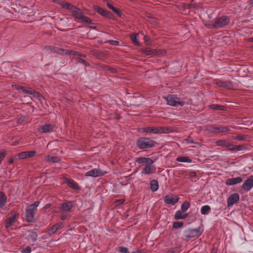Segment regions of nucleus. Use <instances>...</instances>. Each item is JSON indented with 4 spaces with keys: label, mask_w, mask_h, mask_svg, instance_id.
Listing matches in <instances>:
<instances>
[{
    "label": "nucleus",
    "mask_w": 253,
    "mask_h": 253,
    "mask_svg": "<svg viewBox=\"0 0 253 253\" xmlns=\"http://www.w3.org/2000/svg\"><path fill=\"white\" fill-rule=\"evenodd\" d=\"M230 19L227 16H222L210 21L206 26L209 28H222L227 25Z\"/></svg>",
    "instance_id": "f257e3e1"
},
{
    "label": "nucleus",
    "mask_w": 253,
    "mask_h": 253,
    "mask_svg": "<svg viewBox=\"0 0 253 253\" xmlns=\"http://www.w3.org/2000/svg\"><path fill=\"white\" fill-rule=\"evenodd\" d=\"M136 143L140 149L151 148L155 144L154 141L148 137H140L137 140Z\"/></svg>",
    "instance_id": "f03ea898"
},
{
    "label": "nucleus",
    "mask_w": 253,
    "mask_h": 253,
    "mask_svg": "<svg viewBox=\"0 0 253 253\" xmlns=\"http://www.w3.org/2000/svg\"><path fill=\"white\" fill-rule=\"evenodd\" d=\"M40 202L36 201L30 205L26 211V219L28 222H32L34 220V214L37 211V207Z\"/></svg>",
    "instance_id": "7ed1b4c3"
},
{
    "label": "nucleus",
    "mask_w": 253,
    "mask_h": 253,
    "mask_svg": "<svg viewBox=\"0 0 253 253\" xmlns=\"http://www.w3.org/2000/svg\"><path fill=\"white\" fill-rule=\"evenodd\" d=\"M71 12H72V15L76 20L88 24L91 23V20L84 16L82 10L77 7L75 6Z\"/></svg>",
    "instance_id": "20e7f679"
},
{
    "label": "nucleus",
    "mask_w": 253,
    "mask_h": 253,
    "mask_svg": "<svg viewBox=\"0 0 253 253\" xmlns=\"http://www.w3.org/2000/svg\"><path fill=\"white\" fill-rule=\"evenodd\" d=\"M168 105L171 106H183L184 105V102L180 98H178L176 95L169 94L164 97Z\"/></svg>",
    "instance_id": "39448f33"
},
{
    "label": "nucleus",
    "mask_w": 253,
    "mask_h": 253,
    "mask_svg": "<svg viewBox=\"0 0 253 253\" xmlns=\"http://www.w3.org/2000/svg\"><path fill=\"white\" fill-rule=\"evenodd\" d=\"M143 132H146L150 133H167L171 131V129L167 127H146L141 128Z\"/></svg>",
    "instance_id": "423d86ee"
},
{
    "label": "nucleus",
    "mask_w": 253,
    "mask_h": 253,
    "mask_svg": "<svg viewBox=\"0 0 253 253\" xmlns=\"http://www.w3.org/2000/svg\"><path fill=\"white\" fill-rule=\"evenodd\" d=\"M202 233L201 227L194 229H189L185 231L184 236L186 238L191 239L199 237Z\"/></svg>",
    "instance_id": "0eeeda50"
},
{
    "label": "nucleus",
    "mask_w": 253,
    "mask_h": 253,
    "mask_svg": "<svg viewBox=\"0 0 253 253\" xmlns=\"http://www.w3.org/2000/svg\"><path fill=\"white\" fill-rule=\"evenodd\" d=\"M47 48L50 50L52 51L54 53H56L61 55H70L73 54L75 56L79 55V53L77 51H74L70 50H64L62 48H59L58 47H52L49 46Z\"/></svg>",
    "instance_id": "6e6552de"
},
{
    "label": "nucleus",
    "mask_w": 253,
    "mask_h": 253,
    "mask_svg": "<svg viewBox=\"0 0 253 253\" xmlns=\"http://www.w3.org/2000/svg\"><path fill=\"white\" fill-rule=\"evenodd\" d=\"M209 130L213 133L226 132L229 131L230 129L227 126H217L212 125L209 126Z\"/></svg>",
    "instance_id": "1a4fd4ad"
},
{
    "label": "nucleus",
    "mask_w": 253,
    "mask_h": 253,
    "mask_svg": "<svg viewBox=\"0 0 253 253\" xmlns=\"http://www.w3.org/2000/svg\"><path fill=\"white\" fill-rule=\"evenodd\" d=\"M105 172L100 169H93L89 171H86L84 175L86 177H96L101 176L104 175Z\"/></svg>",
    "instance_id": "9d476101"
},
{
    "label": "nucleus",
    "mask_w": 253,
    "mask_h": 253,
    "mask_svg": "<svg viewBox=\"0 0 253 253\" xmlns=\"http://www.w3.org/2000/svg\"><path fill=\"white\" fill-rule=\"evenodd\" d=\"M253 188V175L247 178L242 185V188L246 192L250 191Z\"/></svg>",
    "instance_id": "9b49d317"
},
{
    "label": "nucleus",
    "mask_w": 253,
    "mask_h": 253,
    "mask_svg": "<svg viewBox=\"0 0 253 253\" xmlns=\"http://www.w3.org/2000/svg\"><path fill=\"white\" fill-rule=\"evenodd\" d=\"M136 162L139 164H141L146 167L147 166L153 165L155 161L148 157H139L136 159Z\"/></svg>",
    "instance_id": "f8f14e48"
},
{
    "label": "nucleus",
    "mask_w": 253,
    "mask_h": 253,
    "mask_svg": "<svg viewBox=\"0 0 253 253\" xmlns=\"http://www.w3.org/2000/svg\"><path fill=\"white\" fill-rule=\"evenodd\" d=\"M166 205H174L179 201V198L176 196L167 195L164 198Z\"/></svg>",
    "instance_id": "ddd939ff"
},
{
    "label": "nucleus",
    "mask_w": 253,
    "mask_h": 253,
    "mask_svg": "<svg viewBox=\"0 0 253 253\" xmlns=\"http://www.w3.org/2000/svg\"><path fill=\"white\" fill-rule=\"evenodd\" d=\"M239 200V196L237 193L231 194L227 199V206L230 207L237 202Z\"/></svg>",
    "instance_id": "4468645a"
},
{
    "label": "nucleus",
    "mask_w": 253,
    "mask_h": 253,
    "mask_svg": "<svg viewBox=\"0 0 253 253\" xmlns=\"http://www.w3.org/2000/svg\"><path fill=\"white\" fill-rule=\"evenodd\" d=\"M36 154V151H24L19 153L17 155V157L19 159H23L26 158H31L35 156Z\"/></svg>",
    "instance_id": "2eb2a0df"
},
{
    "label": "nucleus",
    "mask_w": 253,
    "mask_h": 253,
    "mask_svg": "<svg viewBox=\"0 0 253 253\" xmlns=\"http://www.w3.org/2000/svg\"><path fill=\"white\" fill-rule=\"evenodd\" d=\"M64 182L66 183L69 187L72 188L74 190H80V188L78 184L73 180L69 179L68 178L65 177L64 178Z\"/></svg>",
    "instance_id": "dca6fc26"
},
{
    "label": "nucleus",
    "mask_w": 253,
    "mask_h": 253,
    "mask_svg": "<svg viewBox=\"0 0 253 253\" xmlns=\"http://www.w3.org/2000/svg\"><path fill=\"white\" fill-rule=\"evenodd\" d=\"M243 179L241 177H237L235 178H230L226 180L225 184L227 185H234L240 183Z\"/></svg>",
    "instance_id": "f3484780"
},
{
    "label": "nucleus",
    "mask_w": 253,
    "mask_h": 253,
    "mask_svg": "<svg viewBox=\"0 0 253 253\" xmlns=\"http://www.w3.org/2000/svg\"><path fill=\"white\" fill-rule=\"evenodd\" d=\"M73 204L72 202H65L61 204L60 210L62 212L69 211L72 208Z\"/></svg>",
    "instance_id": "a211bd4d"
},
{
    "label": "nucleus",
    "mask_w": 253,
    "mask_h": 253,
    "mask_svg": "<svg viewBox=\"0 0 253 253\" xmlns=\"http://www.w3.org/2000/svg\"><path fill=\"white\" fill-rule=\"evenodd\" d=\"M93 9L94 10L96 11L99 14L106 17H109L111 15V13L104 10L102 8L99 7L97 5H94L93 6Z\"/></svg>",
    "instance_id": "6ab92c4d"
},
{
    "label": "nucleus",
    "mask_w": 253,
    "mask_h": 253,
    "mask_svg": "<svg viewBox=\"0 0 253 253\" xmlns=\"http://www.w3.org/2000/svg\"><path fill=\"white\" fill-rule=\"evenodd\" d=\"M156 168L153 166H147L144 167L141 170V172L143 174H149L150 173H153L155 172Z\"/></svg>",
    "instance_id": "aec40b11"
},
{
    "label": "nucleus",
    "mask_w": 253,
    "mask_h": 253,
    "mask_svg": "<svg viewBox=\"0 0 253 253\" xmlns=\"http://www.w3.org/2000/svg\"><path fill=\"white\" fill-rule=\"evenodd\" d=\"M39 131L42 133L50 132L53 131V126L51 124H45L40 127Z\"/></svg>",
    "instance_id": "412c9836"
},
{
    "label": "nucleus",
    "mask_w": 253,
    "mask_h": 253,
    "mask_svg": "<svg viewBox=\"0 0 253 253\" xmlns=\"http://www.w3.org/2000/svg\"><path fill=\"white\" fill-rule=\"evenodd\" d=\"M62 224L63 223L60 222L52 225L48 230V234L50 235L55 233L59 228H61Z\"/></svg>",
    "instance_id": "4be33fe9"
},
{
    "label": "nucleus",
    "mask_w": 253,
    "mask_h": 253,
    "mask_svg": "<svg viewBox=\"0 0 253 253\" xmlns=\"http://www.w3.org/2000/svg\"><path fill=\"white\" fill-rule=\"evenodd\" d=\"M16 215L14 214L8 218L5 221V226L6 228L10 227L15 221Z\"/></svg>",
    "instance_id": "5701e85b"
},
{
    "label": "nucleus",
    "mask_w": 253,
    "mask_h": 253,
    "mask_svg": "<svg viewBox=\"0 0 253 253\" xmlns=\"http://www.w3.org/2000/svg\"><path fill=\"white\" fill-rule=\"evenodd\" d=\"M59 4L64 8H66L70 10L71 12L72 11L73 8H74L75 6L72 5L71 4L66 2L65 1H62L59 2Z\"/></svg>",
    "instance_id": "b1692460"
},
{
    "label": "nucleus",
    "mask_w": 253,
    "mask_h": 253,
    "mask_svg": "<svg viewBox=\"0 0 253 253\" xmlns=\"http://www.w3.org/2000/svg\"><path fill=\"white\" fill-rule=\"evenodd\" d=\"M187 216V213H185L181 211H178L174 214V218L175 219H183L185 218Z\"/></svg>",
    "instance_id": "393cba45"
},
{
    "label": "nucleus",
    "mask_w": 253,
    "mask_h": 253,
    "mask_svg": "<svg viewBox=\"0 0 253 253\" xmlns=\"http://www.w3.org/2000/svg\"><path fill=\"white\" fill-rule=\"evenodd\" d=\"M176 161L182 163H191V159L188 156H181L176 158Z\"/></svg>",
    "instance_id": "a878e982"
},
{
    "label": "nucleus",
    "mask_w": 253,
    "mask_h": 253,
    "mask_svg": "<svg viewBox=\"0 0 253 253\" xmlns=\"http://www.w3.org/2000/svg\"><path fill=\"white\" fill-rule=\"evenodd\" d=\"M159 188L158 183L157 180H153L150 183V189L153 192L156 191Z\"/></svg>",
    "instance_id": "bb28decb"
},
{
    "label": "nucleus",
    "mask_w": 253,
    "mask_h": 253,
    "mask_svg": "<svg viewBox=\"0 0 253 253\" xmlns=\"http://www.w3.org/2000/svg\"><path fill=\"white\" fill-rule=\"evenodd\" d=\"M7 198L6 195L3 193H0V207L2 208L5 205Z\"/></svg>",
    "instance_id": "cd10ccee"
},
{
    "label": "nucleus",
    "mask_w": 253,
    "mask_h": 253,
    "mask_svg": "<svg viewBox=\"0 0 253 253\" xmlns=\"http://www.w3.org/2000/svg\"><path fill=\"white\" fill-rule=\"evenodd\" d=\"M21 90L23 92L25 93H28L31 95H34L36 93V91L34 90L31 89V88L26 87H22Z\"/></svg>",
    "instance_id": "c85d7f7f"
},
{
    "label": "nucleus",
    "mask_w": 253,
    "mask_h": 253,
    "mask_svg": "<svg viewBox=\"0 0 253 253\" xmlns=\"http://www.w3.org/2000/svg\"><path fill=\"white\" fill-rule=\"evenodd\" d=\"M211 211V207L209 205H205L201 209V213L202 214H208Z\"/></svg>",
    "instance_id": "c756f323"
},
{
    "label": "nucleus",
    "mask_w": 253,
    "mask_h": 253,
    "mask_svg": "<svg viewBox=\"0 0 253 253\" xmlns=\"http://www.w3.org/2000/svg\"><path fill=\"white\" fill-rule=\"evenodd\" d=\"M229 141L226 139L218 140L216 142V144L219 146L227 147Z\"/></svg>",
    "instance_id": "7c9ffc66"
},
{
    "label": "nucleus",
    "mask_w": 253,
    "mask_h": 253,
    "mask_svg": "<svg viewBox=\"0 0 253 253\" xmlns=\"http://www.w3.org/2000/svg\"><path fill=\"white\" fill-rule=\"evenodd\" d=\"M37 238V235L34 232H30L29 234L27 237V239L33 242H35L36 241Z\"/></svg>",
    "instance_id": "2f4dec72"
},
{
    "label": "nucleus",
    "mask_w": 253,
    "mask_h": 253,
    "mask_svg": "<svg viewBox=\"0 0 253 253\" xmlns=\"http://www.w3.org/2000/svg\"><path fill=\"white\" fill-rule=\"evenodd\" d=\"M137 34H133L130 35V39L131 42L136 45L139 44V42L137 41Z\"/></svg>",
    "instance_id": "473e14b6"
},
{
    "label": "nucleus",
    "mask_w": 253,
    "mask_h": 253,
    "mask_svg": "<svg viewBox=\"0 0 253 253\" xmlns=\"http://www.w3.org/2000/svg\"><path fill=\"white\" fill-rule=\"evenodd\" d=\"M107 5L109 8H110L115 13H116L118 15L121 14V11L119 10H118V9H117L116 8H115L114 6H113V5L112 4H111L110 3H107Z\"/></svg>",
    "instance_id": "72a5a7b5"
},
{
    "label": "nucleus",
    "mask_w": 253,
    "mask_h": 253,
    "mask_svg": "<svg viewBox=\"0 0 253 253\" xmlns=\"http://www.w3.org/2000/svg\"><path fill=\"white\" fill-rule=\"evenodd\" d=\"M190 207V203L187 201H185L181 205V210L182 211L184 212L186 211Z\"/></svg>",
    "instance_id": "f704fd0d"
},
{
    "label": "nucleus",
    "mask_w": 253,
    "mask_h": 253,
    "mask_svg": "<svg viewBox=\"0 0 253 253\" xmlns=\"http://www.w3.org/2000/svg\"><path fill=\"white\" fill-rule=\"evenodd\" d=\"M46 160L48 162H57L59 161V159L57 157L48 156L46 157Z\"/></svg>",
    "instance_id": "c9c22d12"
},
{
    "label": "nucleus",
    "mask_w": 253,
    "mask_h": 253,
    "mask_svg": "<svg viewBox=\"0 0 253 253\" xmlns=\"http://www.w3.org/2000/svg\"><path fill=\"white\" fill-rule=\"evenodd\" d=\"M119 253H129L127 249L124 247H119L118 248Z\"/></svg>",
    "instance_id": "e433bc0d"
},
{
    "label": "nucleus",
    "mask_w": 253,
    "mask_h": 253,
    "mask_svg": "<svg viewBox=\"0 0 253 253\" xmlns=\"http://www.w3.org/2000/svg\"><path fill=\"white\" fill-rule=\"evenodd\" d=\"M144 53L148 55H152L156 54V51L154 50L147 49L144 50Z\"/></svg>",
    "instance_id": "4c0bfd02"
},
{
    "label": "nucleus",
    "mask_w": 253,
    "mask_h": 253,
    "mask_svg": "<svg viewBox=\"0 0 253 253\" xmlns=\"http://www.w3.org/2000/svg\"><path fill=\"white\" fill-rule=\"evenodd\" d=\"M216 85L219 87H226L227 85V83L226 82L223 81H219L216 82Z\"/></svg>",
    "instance_id": "58836bf2"
},
{
    "label": "nucleus",
    "mask_w": 253,
    "mask_h": 253,
    "mask_svg": "<svg viewBox=\"0 0 253 253\" xmlns=\"http://www.w3.org/2000/svg\"><path fill=\"white\" fill-rule=\"evenodd\" d=\"M183 224L181 222H175L173 224V227L175 228H179L183 226Z\"/></svg>",
    "instance_id": "ea45409f"
},
{
    "label": "nucleus",
    "mask_w": 253,
    "mask_h": 253,
    "mask_svg": "<svg viewBox=\"0 0 253 253\" xmlns=\"http://www.w3.org/2000/svg\"><path fill=\"white\" fill-rule=\"evenodd\" d=\"M211 108L217 110H222L223 109L224 107L218 105H212Z\"/></svg>",
    "instance_id": "a19ab883"
},
{
    "label": "nucleus",
    "mask_w": 253,
    "mask_h": 253,
    "mask_svg": "<svg viewBox=\"0 0 253 253\" xmlns=\"http://www.w3.org/2000/svg\"><path fill=\"white\" fill-rule=\"evenodd\" d=\"M166 253H179L177 248H171Z\"/></svg>",
    "instance_id": "79ce46f5"
},
{
    "label": "nucleus",
    "mask_w": 253,
    "mask_h": 253,
    "mask_svg": "<svg viewBox=\"0 0 253 253\" xmlns=\"http://www.w3.org/2000/svg\"><path fill=\"white\" fill-rule=\"evenodd\" d=\"M245 149V147L243 145H235V151H240Z\"/></svg>",
    "instance_id": "37998d69"
},
{
    "label": "nucleus",
    "mask_w": 253,
    "mask_h": 253,
    "mask_svg": "<svg viewBox=\"0 0 253 253\" xmlns=\"http://www.w3.org/2000/svg\"><path fill=\"white\" fill-rule=\"evenodd\" d=\"M6 155V151H2L0 152V164H1V162L2 160L4 159Z\"/></svg>",
    "instance_id": "c03bdc74"
},
{
    "label": "nucleus",
    "mask_w": 253,
    "mask_h": 253,
    "mask_svg": "<svg viewBox=\"0 0 253 253\" xmlns=\"http://www.w3.org/2000/svg\"><path fill=\"white\" fill-rule=\"evenodd\" d=\"M227 147L228 148V150L230 151H235V145L232 144L230 142L228 143V146Z\"/></svg>",
    "instance_id": "a18cd8bd"
},
{
    "label": "nucleus",
    "mask_w": 253,
    "mask_h": 253,
    "mask_svg": "<svg viewBox=\"0 0 253 253\" xmlns=\"http://www.w3.org/2000/svg\"><path fill=\"white\" fill-rule=\"evenodd\" d=\"M31 252V248L29 246L27 247L22 251V253H30Z\"/></svg>",
    "instance_id": "49530a36"
},
{
    "label": "nucleus",
    "mask_w": 253,
    "mask_h": 253,
    "mask_svg": "<svg viewBox=\"0 0 253 253\" xmlns=\"http://www.w3.org/2000/svg\"><path fill=\"white\" fill-rule=\"evenodd\" d=\"M108 42H109L110 44L113 45H119V42L118 41L115 40H110L108 41Z\"/></svg>",
    "instance_id": "de8ad7c7"
},
{
    "label": "nucleus",
    "mask_w": 253,
    "mask_h": 253,
    "mask_svg": "<svg viewBox=\"0 0 253 253\" xmlns=\"http://www.w3.org/2000/svg\"><path fill=\"white\" fill-rule=\"evenodd\" d=\"M12 87L16 90H21L22 86H20L17 84H13Z\"/></svg>",
    "instance_id": "09e8293b"
},
{
    "label": "nucleus",
    "mask_w": 253,
    "mask_h": 253,
    "mask_svg": "<svg viewBox=\"0 0 253 253\" xmlns=\"http://www.w3.org/2000/svg\"><path fill=\"white\" fill-rule=\"evenodd\" d=\"M196 172L195 171H191L189 173V177H194L196 176Z\"/></svg>",
    "instance_id": "8fccbe9b"
},
{
    "label": "nucleus",
    "mask_w": 253,
    "mask_h": 253,
    "mask_svg": "<svg viewBox=\"0 0 253 253\" xmlns=\"http://www.w3.org/2000/svg\"><path fill=\"white\" fill-rule=\"evenodd\" d=\"M79 61H80L81 63H82V64H84V65H86V66H87V64H87V63L86 62V61L85 60H84V59H81L79 60Z\"/></svg>",
    "instance_id": "3c124183"
},
{
    "label": "nucleus",
    "mask_w": 253,
    "mask_h": 253,
    "mask_svg": "<svg viewBox=\"0 0 253 253\" xmlns=\"http://www.w3.org/2000/svg\"><path fill=\"white\" fill-rule=\"evenodd\" d=\"M67 215H68L67 214H63V215H62L61 216V217H60L61 219L63 220H65L67 218Z\"/></svg>",
    "instance_id": "603ef678"
},
{
    "label": "nucleus",
    "mask_w": 253,
    "mask_h": 253,
    "mask_svg": "<svg viewBox=\"0 0 253 253\" xmlns=\"http://www.w3.org/2000/svg\"><path fill=\"white\" fill-rule=\"evenodd\" d=\"M244 138V136H243L242 135H238L236 137V139H239V140H243Z\"/></svg>",
    "instance_id": "864d4df0"
},
{
    "label": "nucleus",
    "mask_w": 253,
    "mask_h": 253,
    "mask_svg": "<svg viewBox=\"0 0 253 253\" xmlns=\"http://www.w3.org/2000/svg\"><path fill=\"white\" fill-rule=\"evenodd\" d=\"M13 162H14V160L12 157H11L9 159L8 163L9 164H12L13 163Z\"/></svg>",
    "instance_id": "5fc2aeb1"
},
{
    "label": "nucleus",
    "mask_w": 253,
    "mask_h": 253,
    "mask_svg": "<svg viewBox=\"0 0 253 253\" xmlns=\"http://www.w3.org/2000/svg\"><path fill=\"white\" fill-rule=\"evenodd\" d=\"M118 202L119 203V204H122L125 202V200L124 199H120L118 201Z\"/></svg>",
    "instance_id": "6e6d98bb"
},
{
    "label": "nucleus",
    "mask_w": 253,
    "mask_h": 253,
    "mask_svg": "<svg viewBox=\"0 0 253 253\" xmlns=\"http://www.w3.org/2000/svg\"><path fill=\"white\" fill-rule=\"evenodd\" d=\"M137 251L138 252V253H145V252L142 250H137Z\"/></svg>",
    "instance_id": "4d7b16f0"
},
{
    "label": "nucleus",
    "mask_w": 253,
    "mask_h": 253,
    "mask_svg": "<svg viewBox=\"0 0 253 253\" xmlns=\"http://www.w3.org/2000/svg\"><path fill=\"white\" fill-rule=\"evenodd\" d=\"M249 42H253V38H251L249 39Z\"/></svg>",
    "instance_id": "13d9d810"
},
{
    "label": "nucleus",
    "mask_w": 253,
    "mask_h": 253,
    "mask_svg": "<svg viewBox=\"0 0 253 253\" xmlns=\"http://www.w3.org/2000/svg\"><path fill=\"white\" fill-rule=\"evenodd\" d=\"M131 253H138V252H137V250H136V251H133V252H131Z\"/></svg>",
    "instance_id": "bf43d9fd"
},
{
    "label": "nucleus",
    "mask_w": 253,
    "mask_h": 253,
    "mask_svg": "<svg viewBox=\"0 0 253 253\" xmlns=\"http://www.w3.org/2000/svg\"><path fill=\"white\" fill-rule=\"evenodd\" d=\"M165 52H166V51H165V50H163V51H162V53H165Z\"/></svg>",
    "instance_id": "052dcab7"
}]
</instances>
